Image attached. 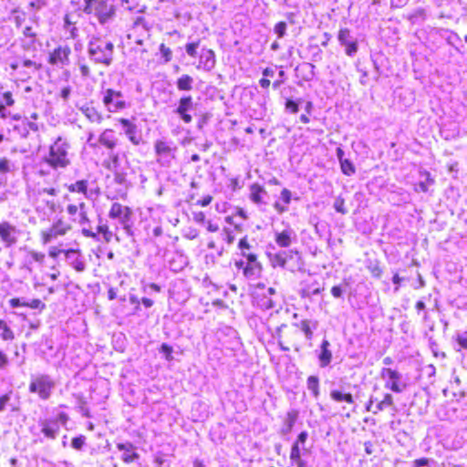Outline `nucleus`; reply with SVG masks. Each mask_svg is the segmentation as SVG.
<instances>
[{
    "label": "nucleus",
    "mask_w": 467,
    "mask_h": 467,
    "mask_svg": "<svg viewBox=\"0 0 467 467\" xmlns=\"http://www.w3.org/2000/svg\"><path fill=\"white\" fill-rule=\"evenodd\" d=\"M249 199L256 205L264 203V195L266 193L265 187L258 182L252 183L249 186Z\"/></svg>",
    "instance_id": "nucleus-30"
},
{
    "label": "nucleus",
    "mask_w": 467,
    "mask_h": 467,
    "mask_svg": "<svg viewBox=\"0 0 467 467\" xmlns=\"http://www.w3.org/2000/svg\"><path fill=\"white\" fill-rule=\"evenodd\" d=\"M307 438H308L307 431H303L297 435V437L295 440V441L293 442V444H297V446L301 447V445H304L306 443V441H307Z\"/></svg>",
    "instance_id": "nucleus-63"
},
{
    "label": "nucleus",
    "mask_w": 467,
    "mask_h": 467,
    "mask_svg": "<svg viewBox=\"0 0 467 467\" xmlns=\"http://www.w3.org/2000/svg\"><path fill=\"white\" fill-rule=\"evenodd\" d=\"M114 45L102 36H95L88 43V54L98 63L109 66L113 60Z\"/></svg>",
    "instance_id": "nucleus-3"
},
{
    "label": "nucleus",
    "mask_w": 467,
    "mask_h": 467,
    "mask_svg": "<svg viewBox=\"0 0 467 467\" xmlns=\"http://www.w3.org/2000/svg\"><path fill=\"white\" fill-rule=\"evenodd\" d=\"M79 110L88 121L95 124H101L106 118H109V116L105 115L100 107L92 100L82 105Z\"/></svg>",
    "instance_id": "nucleus-17"
},
{
    "label": "nucleus",
    "mask_w": 467,
    "mask_h": 467,
    "mask_svg": "<svg viewBox=\"0 0 467 467\" xmlns=\"http://www.w3.org/2000/svg\"><path fill=\"white\" fill-rule=\"evenodd\" d=\"M78 255L80 256V254H78ZM71 265L78 273H82L86 269V264H85V262L80 257H77L71 263Z\"/></svg>",
    "instance_id": "nucleus-58"
},
{
    "label": "nucleus",
    "mask_w": 467,
    "mask_h": 467,
    "mask_svg": "<svg viewBox=\"0 0 467 467\" xmlns=\"http://www.w3.org/2000/svg\"><path fill=\"white\" fill-rule=\"evenodd\" d=\"M296 329L300 331V333H304L306 339L309 342V345L311 346V340L313 338V330L312 328L315 326L311 325V322L307 319L302 320L298 324H294Z\"/></svg>",
    "instance_id": "nucleus-36"
},
{
    "label": "nucleus",
    "mask_w": 467,
    "mask_h": 467,
    "mask_svg": "<svg viewBox=\"0 0 467 467\" xmlns=\"http://www.w3.org/2000/svg\"><path fill=\"white\" fill-rule=\"evenodd\" d=\"M9 357L7 353L0 348V370L5 369L9 365Z\"/></svg>",
    "instance_id": "nucleus-59"
},
{
    "label": "nucleus",
    "mask_w": 467,
    "mask_h": 467,
    "mask_svg": "<svg viewBox=\"0 0 467 467\" xmlns=\"http://www.w3.org/2000/svg\"><path fill=\"white\" fill-rule=\"evenodd\" d=\"M88 186H89L88 181L82 179V180H78L75 182L69 183L66 187H67V190L68 192H71V193L76 192L78 194H82L84 196H88Z\"/></svg>",
    "instance_id": "nucleus-31"
},
{
    "label": "nucleus",
    "mask_w": 467,
    "mask_h": 467,
    "mask_svg": "<svg viewBox=\"0 0 467 467\" xmlns=\"http://www.w3.org/2000/svg\"><path fill=\"white\" fill-rule=\"evenodd\" d=\"M154 150L158 156H167L171 154L173 149L169 142L158 140L155 141Z\"/></svg>",
    "instance_id": "nucleus-39"
},
{
    "label": "nucleus",
    "mask_w": 467,
    "mask_h": 467,
    "mask_svg": "<svg viewBox=\"0 0 467 467\" xmlns=\"http://www.w3.org/2000/svg\"><path fill=\"white\" fill-rule=\"evenodd\" d=\"M66 210L67 214L70 216L78 214L79 224H89L90 219L88 216L87 205L84 202H79L78 203H68Z\"/></svg>",
    "instance_id": "nucleus-20"
},
{
    "label": "nucleus",
    "mask_w": 467,
    "mask_h": 467,
    "mask_svg": "<svg viewBox=\"0 0 467 467\" xmlns=\"http://www.w3.org/2000/svg\"><path fill=\"white\" fill-rule=\"evenodd\" d=\"M118 230V227H115V229L112 230L107 223H99L97 226V233L102 235L104 242L107 244L120 242Z\"/></svg>",
    "instance_id": "nucleus-27"
},
{
    "label": "nucleus",
    "mask_w": 467,
    "mask_h": 467,
    "mask_svg": "<svg viewBox=\"0 0 467 467\" xmlns=\"http://www.w3.org/2000/svg\"><path fill=\"white\" fill-rule=\"evenodd\" d=\"M13 171V164L6 157L0 158V174H6Z\"/></svg>",
    "instance_id": "nucleus-49"
},
{
    "label": "nucleus",
    "mask_w": 467,
    "mask_h": 467,
    "mask_svg": "<svg viewBox=\"0 0 467 467\" xmlns=\"http://www.w3.org/2000/svg\"><path fill=\"white\" fill-rule=\"evenodd\" d=\"M329 345L330 344H329L328 340L324 339L320 346L321 351L318 355V359L320 362V366L322 368L327 367L332 360V353L328 349Z\"/></svg>",
    "instance_id": "nucleus-34"
},
{
    "label": "nucleus",
    "mask_w": 467,
    "mask_h": 467,
    "mask_svg": "<svg viewBox=\"0 0 467 467\" xmlns=\"http://www.w3.org/2000/svg\"><path fill=\"white\" fill-rule=\"evenodd\" d=\"M160 350L161 353H163L165 355V358L168 361H171L173 359V357H172L173 348L171 346L168 345L167 343H163V344H161Z\"/></svg>",
    "instance_id": "nucleus-57"
},
{
    "label": "nucleus",
    "mask_w": 467,
    "mask_h": 467,
    "mask_svg": "<svg viewBox=\"0 0 467 467\" xmlns=\"http://www.w3.org/2000/svg\"><path fill=\"white\" fill-rule=\"evenodd\" d=\"M86 443V437L84 435H79L72 438L71 446L75 450H81Z\"/></svg>",
    "instance_id": "nucleus-53"
},
{
    "label": "nucleus",
    "mask_w": 467,
    "mask_h": 467,
    "mask_svg": "<svg viewBox=\"0 0 467 467\" xmlns=\"http://www.w3.org/2000/svg\"><path fill=\"white\" fill-rule=\"evenodd\" d=\"M306 451L307 450L297 446V444H292L289 452L291 465L295 467H312L303 457Z\"/></svg>",
    "instance_id": "nucleus-24"
},
{
    "label": "nucleus",
    "mask_w": 467,
    "mask_h": 467,
    "mask_svg": "<svg viewBox=\"0 0 467 467\" xmlns=\"http://www.w3.org/2000/svg\"><path fill=\"white\" fill-rule=\"evenodd\" d=\"M102 165L107 170L116 171L119 166V157L117 152L110 150L108 157L102 161Z\"/></svg>",
    "instance_id": "nucleus-35"
},
{
    "label": "nucleus",
    "mask_w": 467,
    "mask_h": 467,
    "mask_svg": "<svg viewBox=\"0 0 467 467\" xmlns=\"http://www.w3.org/2000/svg\"><path fill=\"white\" fill-rule=\"evenodd\" d=\"M431 460L426 457L415 459L410 467H429Z\"/></svg>",
    "instance_id": "nucleus-60"
},
{
    "label": "nucleus",
    "mask_w": 467,
    "mask_h": 467,
    "mask_svg": "<svg viewBox=\"0 0 467 467\" xmlns=\"http://www.w3.org/2000/svg\"><path fill=\"white\" fill-rule=\"evenodd\" d=\"M72 48L69 45H57L47 54V61L53 67L63 69L69 66Z\"/></svg>",
    "instance_id": "nucleus-11"
},
{
    "label": "nucleus",
    "mask_w": 467,
    "mask_h": 467,
    "mask_svg": "<svg viewBox=\"0 0 467 467\" xmlns=\"http://www.w3.org/2000/svg\"><path fill=\"white\" fill-rule=\"evenodd\" d=\"M275 244L282 248H286L292 244V231L285 229L275 234Z\"/></svg>",
    "instance_id": "nucleus-33"
},
{
    "label": "nucleus",
    "mask_w": 467,
    "mask_h": 467,
    "mask_svg": "<svg viewBox=\"0 0 467 467\" xmlns=\"http://www.w3.org/2000/svg\"><path fill=\"white\" fill-rule=\"evenodd\" d=\"M20 128H23L24 130H26V128H28L30 130L34 131V132H36L38 130V126L36 123L35 122H32V121H28V120H26V121H22L17 127L16 129H20Z\"/></svg>",
    "instance_id": "nucleus-62"
},
{
    "label": "nucleus",
    "mask_w": 467,
    "mask_h": 467,
    "mask_svg": "<svg viewBox=\"0 0 467 467\" xmlns=\"http://www.w3.org/2000/svg\"><path fill=\"white\" fill-rule=\"evenodd\" d=\"M455 340L461 348L467 349V332L462 335H458Z\"/></svg>",
    "instance_id": "nucleus-64"
},
{
    "label": "nucleus",
    "mask_w": 467,
    "mask_h": 467,
    "mask_svg": "<svg viewBox=\"0 0 467 467\" xmlns=\"http://www.w3.org/2000/svg\"><path fill=\"white\" fill-rule=\"evenodd\" d=\"M200 46V40H196L193 42H189L185 45V50L189 57H197V48Z\"/></svg>",
    "instance_id": "nucleus-50"
},
{
    "label": "nucleus",
    "mask_w": 467,
    "mask_h": 467,
    "mask_svg": "<svg viewBox=\"0 0 467 467\" xmlns=\"http://www.w3.org/2000/svg\"><path fill=\"white\" fill-rule=\"evenodd\" d=\"M60 192L61 189L59 184L57 183L44 186L39 190L40 194H46L52 197L57 196L60 193Z\"/></svg>",
    "instance_id": "nucleus-45"
},
{
    "label": "nucleus",
    "mask_w": 467,
    "mask_h": 467,
    "mask_svg": "<svg viewBox=\"0 0 467 467\" xmlns=\"http://www.w3.org/2000/svg\"><path fill=\"white\" fill-rule=\"evenodd\" d=\"M193 78L188 74H183L176 80V87L180 91H191L192 89Z\"/></svg>",
    "instance_id": "nucleus-38"
},
{
    "label": "nucleus",
    "mask_w": 467,
    "mask_h": 467,
    "mask_svg": "<svg viewBox=\"0 0 467 467\" xmlns=\"http://www.w3.org/2000/svg\"><path fill=\"white\" fill-rule=\"evenodd\" d=\"M286 27V23L285 21H280L275 25L274 32L279 38H281L285 35Z\"/></svg>",
    "instance_id": "nucleus-54"
},
{
    "label": "nucleus",
    "mask_w": 467,
    "mask_h": 467,
    "mask_svg": "<svg viewBox=\"0 0 467 467\" xmlns=\"http://www.w3.org/2000/svg\"><path fill=\"white\" fill-rule=\"evenodd\" d=\"M84 12L96 16L101 24L108 22L115 15V7L108 0H84Z\"/></svg>",
    "instance_id": "nucleus-6"
},
{
    "label": "nucleus",
    "mask_w": 467,
    "mask_h": 467,
    "mask_svg": "<svg viewBox=\"0 0 467 467\" xmlns=\"http://www.w3.org/2000/svg\"><path fill=\"white\" fill-rule=\"evenodd\" d=\"M193 99L190 95L182 96L178 100V106L175 113L179 115L180 119L185 123L189 124L192 121V116L190 111L193 109Z\"/></svg>",
    "instance_id": "nucleus-18"
},
{
    "label": "nucleus",
    "mask_w": 467,
    "mask_h": 467,
    "mask_svg": "<svg viewBox=\"0 0 467 467\" xmlns=\"http://www.w3.org/2000/svg\"><path fill=\"white\" fill-rule=\"evenodd\" d=\"M72 229V224L63 217L57 219L51 226L40 234L43 244H47L59 236L66 235Z\"/></svg>",
    "instance_id": "nucleus-12"
},
{
    "label": "nucleus",
    "mask_w": 467,
    "mask_h": 467,
    "mask_svg": "<svg viewBox=\"0 0 467 467\" xmlns=\"http://www.w3.org/2000/svg\"><path fill=\"white\" fill-rule=\"evenodd\" d=\"M394 407V399L390 393L385 392L382 394V398L379 399L378 395H370L367 403L365 404V410L368 412L377 414L389 408Z\"/></svg>",
    "instance_id": "nucleus-14"
},
{
    "label": "nucleus",
    "mask_w": 467,
    "mask_h": 467,
    "mask_svg": "<svg viewBox=\"0 0 467 467\" xmlns=\"http://www.w3.org/2000/svg\"><path fill=\"white\" fill-rule=\"evenodd\" d=\"M41 425V432L45 437L54 440L56 439L57 433L59 432V425L57 423V420L55 419H47L40 423Z\"/></svg>",
    "instance_id": "nucleus-29"
},
{
    "label": "nucleus",
    "mask_w": 467,
    "mask_h": 467,
    "mask_svg": "<svg viewBox=\"0 0 467 467\" xmlns=\"http://www.w3.org/2000/svg\"><path fill=\"white\" fill-rule=\"evenodd\" d=\"M380 377L386 380L385 387L395 393H400L407 388V384L401 380V375L397 369L383 368L380 370Z\"/></svg>",
    "instance_id": "nucleus-13"
},
{
    "label": "nucleus",
    "mask_w": 467,
    "mask_h": 467,
    "mask_svg": "<svg viewBox=\"0 0 467 467\" xmlns=\"http://www.w3.org/2000/svg\"><path fill=\"white\" fill-rule=\"evenodd\" d=\"M292 200V192L287 188H283L280 192V198L275 201L273 208L278 214H283L288 211V206Z\"/></svg>",
    "instance_id": "nucleus-25"
},
{
    "label": "nucleus",
    "mask_w": 467,
    "mask_h": 467,
    "mask_svg": "<svg viewBox=\"0 0 467 467\" xmlns=\"http://www.w3.org/2000/svg\"><path fill=\"white\" fill-rule=\"evenodd\" d=\"M125 134L128 137L129 140L133 145H140L142 141V139L140 135H138L137 131V126L134 124L133 126L130 127L129 129L125 130Z\"/></svg>",
    "instance_id": "nucleus-42"
},
{
    "label": "nucleus",
    "mask_w": 467,
    "mask_h": 467,
    "mask_svg": "<svg viewBox=\"0 0 467 467\" xmlns=\"http://www.w3.org/2000/svg\"><path fill=\"white\" fill-rule=\"evenodd\" d=\"M55 381L47 374L33 377L30 380L28 390L36 394L41 400H47L51 397Z\"/></svg>",
    "instance_id": "nucleus-8"
},
{
    "label": "nucleus",
    "mask_w": 467,
    "mask_h": 467,
    "mask_svg": "<svg viewBox=\"0 0 467 467\" xmlns=\"http://www.w3.org/2000/svg\"><path fill=\"white\" fill-rule=\"evenodd\" d=\"M277 337L278 344L284 351H289L291 349L299 351L303 346L301 333L295 326L290 328L286 327L283 331H279Z\"/></svg>",
    "instance_id": "nucleus-10"
},
{
    "label": "nucleus",
    "mask_w": 467,
    "mask_h": 467,
    "mask_svg": "<svg viewBox=\"0 0 467 467\" xmlns=\"http://www.w3.org/2000/svg\"><path fill=\"white\" fill-rule=\"evenodd\" d=\"M288 318V309L280 307L269 314L265 320V325L269 330H275L278 335L279 331H283V328H286Z\"/></svg>",
    "instance_id": "nucleus-16"
},
{
    "label": "nucleus",
    "mask_w": 467,
    "mask_h": 467,
    "mask_svg": "<svg viewBox=\"0 0 467 467\" xmlns=\"http://www.w3.org/2000/svg\"><path fill=\"white\" fill-rule=\"evenodd\" d=\"M206 228L211 233H217L214 237L208 240L207 247L214 250L217 257L222 256L225 252V246L231 245L234 241L232 231L228 228H223L222 231H219V226L211 222H208Z\"/></svg>",
    "instance_id": "nucleus-4"
},
{
    "label": "nucleus",
    "mask_w": 467,
    "mask_h": 467,
    "mask_svg": "<svg viewBox=\"0 0 467 467\" xmlns=\"http://www.w3.org/2000/svg\"><path fill=\"white\" fill-rule=\"evenodd\" d=\"M285 109L293 114H296L299 110L298 103L291 99H287L285 104Z\"/></svg>",
    "instance_id": "nucleus-55"
},
{
    "label": "nucleus",
    "mask_w": 467,
    "mask_h": 467,
    "mask_svg": "<svg viewBox=\"0 0 467 467\" xmlns=\"http://www.w3.org/2000/svg\"><path fill=\"white\" fill-rule=\"evenodd\" d=\"M101 101L108 112L117 113L125 109L128 103L120 90L106 88L101 91Z\"/></svg>",
    "instance_id": "nucleus-9"
},
{
    "label": "nucleus",
    "mask_w": 467,
    "mask_h": 467,
    "mask_svg": "<svg viewBox=\"0 0 467 467\" xmlns=\"http://www.w3.org/2000/svg\"><path fill=\"white\" fill-rule=\"evenodd\" d=\"M26 307H29L32 309L43 310V309H45L46 305L40 299L36 298L31 301H26Z\"/></svg>",
    "instance_id": "nucleus-56"
},
{
    "label": "nucleus",
    "mask_w": 467,
    "mask_h": 467,
    "mask_svg": "<svg viewBox=\"0 0 467 467\" xmlns=\"http://www.w3.org/2000/svg\"><path fill=\"white\" fill-rule=\"evenodd\" d=\"M99 143L109 150H113L118 144L117 139L107 136L105 133L99 136Z\"/></svg>",
    "instance_id": "nucleus-43"
},
{
    "label": "nucleus",
    "mask_w": 467,
    "mask_h": 467,
    "mask_svg": "<svg viewBox=\"0 0 467 467\" xmlns=\"http://www.w3.org/2000/svg\"><path fill=\"white\" fill-rule=\"evenodd\" d=\"M133 214L132 209L120 202H114L111 203L109 210V217L112 220H119L122 228L129 235H132L131 217Z\"/></svg>",
    "instance_id": "nucleus-7"
},
{
    "label": "nucleus",
    "mask_w": 467,
    "mask_h": 467,
    "mask_svg": "<svg viewBox=\"0 0 467 467\" xmlns=\"http://www.w3.org/2000/svg\"><path fill=\"white\" fill-rule=\"evenodd\" d=\"M216 64L215 52L211 48H202L197 64L198 69L211 70Z\"/></svg>",
    "instance_id": "nucleus-22"
},
{
    "label": "nucleus",
    "mask_w": 467,
    "mask_h": 467,
    "mask_svg": "<svg viewBox=\"0 0 467 467\" xmlns=\"http://www.w3.org/2000/svg\"><path fill=\"white\" fill-rule=\"evenodd\" d=\"M306 386L314 398L317 399L320 396L319 379L317 376L311 375L307 377Z\"/></svg>",
    "instance_id": "nucleus-41"
},
{
    "label": "nucleus",
    "mask_w": 467,
    "mask_h": 467,
    "mask_svg": "<svg viewBox=\"0 0 467 467\" xmlns=\"http://www.w3.org/2000/svg\"><path fill=\"white\" fill-rule=\"evenodd\" d=\"M339 163L341 171L346 176H351L356 172V168L354 164L348 159H345L341 161Z\"/></svg>",
    "instance_id": "nucleus-46"
},
{
    "label": "nucleus",
    "mask_w": 467,
    "mask_h": 467,
    "mask_svg": "<svg viewBox=\"0 0 467 467\" xmlns=\"http://www.w3.org/2000/svg\"><path fill=\"white\" fill-rule=\"evenodd\" d=\"M79 71L82 78H89L92 75L91 67L85 62L79 63Z\"/></svg>",
    "instance_id": "nucleus-61"
},
{
    "label": "nucleus",
    "mask_w": 467,
    "mask_h": 467,
    "mask_svg": "<svg viewBox=\"0 0 467 467\" xmlns=\"http://www.w3.org/2000/svg\"><path fill=\"white\" fill-rule=\"evenodd\" d=\"M334 208L337 213L341 214H346L348 213V209L345 205V199L341 196H338L335 200Z\"/></svg>",
    "instance_id": "nucleus-51"
},
{
    "label": "nucleus",
    "mask_w": 467,
    "mask_h": 467,
    "mask_svg": "<svg viewBox=\"0 0 467 467\" xmlns=\"http://www.w3.org/2000/svg\"><path fill=\"white\" fill-rule=\"evenodd\" d=\"M274 75H275V71L271 67H265L263 70V76L264 77L259 80V84H260L262 88H264V89L269 88V87L271 85V82H270V79L268 78L269 77L273 78Z\"/></svg>",
    "instance_id": "nucleus-44"
},
{
    "label": "nucleus",
    "mask_w": 467,
    "mask_h": 467,
    "mask_svg": "<svg viewBox=\"0 0 467 467\" xmlns=\"http://www.w3.org/2000/svg\"><path fill=\"white\" fill-rule=\"evenodd\" d=\"M273 265L284 267L286 264V258L285 256V253H277L273 256L272 259Z\"/></svg>",
    "instance_id": "nucleus-52"
},
{
    "label": "nucleus",
    "mask_w": 467,
    "mask_h": 467,
    "mask_svg": "<svg viewBox=\"0 0 467 467\" xmlns=\"http://www.w3.org/2000/svg\"><path fill=\"white\" fill-rule=\"evenodd\" d=\"M20 44L25 50H36L41 43L38 39V27L36 24L26 26L21 32Z\"/></svg>",
    "instance_id": "nucleus-15"
},
{
    "label": "nucleus",
    "mask_w": 467,
    "mask_h": 467,
    "mask_svg": "<svg viewBox=\"0 0 467 467\" xmlns=\"http://www.w3.org/2000/svg\"><path fill=\"white\" fill-rule=\"evenodd\" d=\"M298 411L296 410H291L287 411L284 419V426L281 429L282 434H287L293 430L295 423L298 418Z\"/></svg>",
    "instance_id": "nucleus-32"
},
{
    "label": "nucleus",
    "mask_w": 467,
    "mask_h": 467,
    "mask_svg": "<svg viewBox=\"0 0 467 467\" xmlns=\"http://www.w3.org/2000/svg\"><path fill=\"white\" fill-rule=\"evenodd\" d=\"M337 39L339 43L345 46V52L348 56L351 57L358 51V42L350 40L351 35L348 28H341L338 31Z\"/></svg>",
    "instance_id": "nucleus-21"
},
{
    "label": "nucleus",
    "mask_w": 467,
    "mask_h": 467,
    "mask_svg": "<svg viewBox=\"0 0 467 467\" xmlns=\"http://www.w3.org/2000/svg\"><path fill=\"white\" fill-rule=\"evenodd\" d=\"M11 75L17 80L28 81L36 73L43 71L44 65L40 61L25 58L10 64Z\"/></svg>",
    "instance_id": "nucleus-5"
},
{
    "label": "nucleus",
    "mask_w": 467,
    "mask_h": 467,
    "mask_svg": "<svg viewBox=\"0 0 467 467\" xmlns=\"http://www.w3.org/2000/svg\"><path fill=\"white\" fill-rule=\"evenodd\" d=\"M61 254L65 255L66 258H69L71 254H81V251L79 249H60L57 246H51L48 250V255L54 259L57 258Z\"/></svg>",
    "instance_id": "nucleus-37"
},
{
    "label": "nucleus",
    "mask_w": 467,
    "mask_h": 467,
    "mask_svg": "<svg viewBox=\"0 0 467 467\" xmlns=\"http://www.w3.org/2000/svg\"><path fill=\"white\" fill-rule=\"evenodd\" d=\"M15 103L13 92L0 84V119H5L8 117L6 108L14 106Z\"/></svg>",
    "instance_id": "nucleus-23"
},
{
    "label": "nucleus",
    "mask_w": 467,
    "mask_h": 467,
    "mask_svg": "<svg viewBox=\"0 0 467 467\" xmlns=\"http://www.w3.org/2000/svg\"><path fill=\"white\" fill-rule=\"evenodd\" d=\"M238 248L241 252V255L246 258V263L243 260L235 261V267L242 270L245 277L259 275L262 271V265L258 261V255L254 252L245 253V249L250 250V243L247 236H244L239 240Z\"/></svg>",
    "instance_id": "nucleus-1"
},
{
    "label": "nucleus",
    "mask_w": 467,
    "mask_h": 467,
    "mask_svg": "<svg viewBox=\"0 0 467 467\" xmlns=\"http://www.w3.org/2000/svg\"><path fill=\"white\" fill-rule=\"evenodd\" d=\"M116 447L119 451L124 452L121 456V460L126 464L132 463L140 458V454L136 451V449L131 442H119L117 443Z\"/></svg>",
    "instance_id": "nucleus-26"
},
{
    "label": "nucleus",
    "mask_w": 467,
    "mask_h": 467,
    "mask_svg": "<svg viewBox=\"0 0 467 467\" xmlns=\"http://www.w3.org/2000/svg\"><path fill=\"white\" fill-rule=\"evenodd\" d=\"M68 143L58 137L49 147L44 161L53 169H64L70 164L68 157Z\"/></svg>",
    "instance_id": "nucleus-2"
},
{
    "label": "nucleus",
    "mask_w": 467,
    "mask_h": 467,
    "mask_svg": "<svg viewBox=\"0 0 467 467\" xmlns=\"http://www.w3.org/2000/svg\"><path fill=\"white\" fill-rule=\"evenodd\" d=\"M15 339V333L9 327L7 322L4 319H0V340L2 341H12Z\"/></svg>",
    "instance_id": "nucleus-40"
},
{
    "label": "nucleus",
    "mask_w": 467,
    "mask_h": 467,
    "mask_svg": "<svg viewBox=\"0 0 467 467\" xmlns=\"http://www.w3.org/2000/svg\"><path fill=\"white\" fill-rule=\"evenodd\" d=\"M213 200L212 195H206L202 199L195 200L194 195H190L187 202L202 207L208 206Z\"/></svg>",
    "instance_id": "nucleus-47"
},
{
    "label": "nucleus",
    "mask_w": 467,
    "mask_h": 467,
    "mask_svg": "<svg viewBox=\"0 0 467 467\" xmlns=\"http://www.w3.org/2000/svg\"><path fill=\"white\" fill-rule=\"evenodd\" d=\"M159 49L164 63H168L172 59V51L166 44L161 43Z\"/></svg>",
    "instance_id": "nucleus-48"
},
{
    "label": "nucleus",
    "mask_w": 467,
    "mask_h": 467,
    "mask_svg": "<svg viewBox=\"0 0 467 467\" xmlns=\"http://www.w3.org/2000/svg\"><path fill=\"white\" fill-rule=\"evenodd\" d=\"M16 234V226L9 222L4 221L0 223V240L5 247H11L17 243Z\"/></svg>",
    "instance_id": "nucleus-19"
},
{
    "label": "nucleus",
    "mask_w": 467,
    "mask_h": 467,
    "mask_svg": "<svg viewBox=\"0 0 467 467\" xmlns=\"http://www.w3.org/2000/svg\"><path fill=\"white\" fill-rule=\"evenodd\" d=\"M330 400L336 403H345L347 405H354L355 398L349 391H344L339 389H331L329 392Z\"/></svg>",
    "instance_id": "nucleus-28"
}]
</instances>
